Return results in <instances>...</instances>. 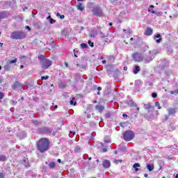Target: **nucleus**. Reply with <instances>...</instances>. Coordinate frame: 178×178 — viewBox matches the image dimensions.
I'll list each match as a JSON object with an SVG mask.
<instances>
[{"mask_svg":"<svg viewBox=\"0 0 178 178\" xmlns=\"http://www.w3.org/2000/svg\"><path fill=\"white\" fill-rule=\"evenodd\" d=\"M37 147L40 152H45L49 149V140L47 138H42L38 142Z\"/></svg>","mask_w":178,"mask_h":178,"instance_id":"nucleus-1","label":"nucleus"},{"mask_svg":"<svg viewBox=\"0 0 178 178\" xmlns=\"http://www.w3.org/2000/svg\"><path fill=\"white\" fill-rule=\"evenodd\" d=\"M156 54V51H149L145 56H143V62L145 63H149V62H152V60L155 58V55Z\"/></svg>","mask_w":178,"mask_h":178,"instance_id":"nucleus-2","label":"nucleus"},{"mask_svg":"<svg viewBox=\"0 0 178 178\" xmlns=\"http://www.w3.org/2000/svg\"><path fill=\"white\" fill-rule=\"evenodd\" d=\"M10 38L13 40H23V38H26V34L23 32H13L10 35Z\"/></svg>","mask_w":178,"mask_h":178,"instance_id":"nucleus-3","label":"nucleus"},{"mask_svg":"<svg viewBox=\"0 0 178 178\" xmlns=\"http://www.w3.org/2000/svg\"><path fill=\"white\" fill-rule=\"evenodd\" d=\"M123 138L124 141H131V140L134 138V132L132 131H126L125 133H124Z\"/></svg>","mask_w":178,"mask_h":178,"instance_id":"nucleus-4","label":"nucleus"},{"mask_svg":"<svg viewBox=\"0 0 178 178\" xmlns=\"http://www.w3.org/2000/svg\"><path fill=\"white\" fill-rule=\"evenodd\" d=\"M132 58L135 60V62H141L144 60V56H143V54L136 52L132 54Z\"/></svg>","mask_w":178,"mask_h":178,"instance_id":"nucleus-5","label":"nucleus"},{"mask_svg":"<svg viewBox=\"0 0 178 178\" xmlns=\"http://www.w3.org/2000/svg\"><path fill=\"white\" fill-rule=\"evenodd\" d=\"M40 63L42 69L47 70L48 67H49V66L52 65V61L48 58H46L44 60H43V62Z\"/></svg>","mask_w":178,"mask_h":178,"instance_id":"nucleus-6","label":"nucleus"},{"mask_svg":"<svg viewBox=\"0 0 178 178\" xmlns=\"http://www.w3.org/2000/svg\"><path fill=\"white\" fill-rule=\"evenodd\" d=\"M92 12L95 16H99V17H101V16H102V10L98 6H95L93 8Z\"/></svg>","mask_w":178,"mask_h":178,"instance_id":"nucleus-7","label":"nucleus"},{"mask_svg":"<svg viewBox=\"0 0 178 178\" xmlns=\"http://www.w3.org/2000/svg\"><path fill=\"white\" fill-rule=\"evenodd\" d=\"M22 87H23V84L19 83V81H15L14 84L12 86V88L13 90H18V89L22 90Z\"/></svg>","mask_w":178,"mask_h":178,"instance_id":"nucleus-8","label":"nucleus"},{"mask_svg":"<svg viewBox=\"0 0 178 178\" xmlns=\"http://www.w3.org/2000/svg\"><path fill=\"white\" fill-rule=\"evenodd\" d=\"M103 167L105 169H108V168H111V161H109V160H104Z\"/></svg>","mask_w":178,"mask_h":178,"instance_id":"nucleus-9","label":"nucleus"},{"mask_svg":"<svg viewBox=\"0 0 178 178\" xmlns=\"http://www.w3.org/2000/svg\"><path fill=\"white\" fill-rule=\"evenodd\" d=\"M167 111L168 112V115L169 116L172 115H175L176 113V112H177V110L176 108H168Z\"/></svg>","mask_w":178,"mask_h":178,"instance_id":"nucleus-10","label":"nucleus"},{"mask_svg":"<svg viewBox=\"0 0 178 178\" xmlns=\"http://www.w3.org/2000/svg\"><path fill=\"white\" fill-rule=\"evenodd\" d=\"M140 70H141V68H140V66L135 65L133 68L134 74H137L138 73V72H140Z\"/></svg>","mask_w":178,"mask_h":178,"instance_id":"nucleus-11","label":"nucleus"},{"mask_svg":"<svg viewBox=\"0 0 178 178\" xmlns=\"http://www.w3.org/2000/svg\"><path fill=\"white\" fill-rule=\"evenodd\" d=\"M128 104L129 105H131V106H134L135 108H136L137 111H140V108L137 107V104L134 102V101L130 100Z\"/></svg>","mask_w":178,"mask_h":178,"instance_id":"nucleus-12","label":"nucleus"},{"mask_svg":"<svg viewBox=\"0 0 178 178\" xmlns=\"http://www.w3.org/2000/svg\"><path fill=\"white\" fill-rule=\"evenodd\" d=\"M153 31L152 29L147 28L145 32V35H152Z\"/></svg>","mask_w":178,"mask_h":178,"instance_id":"nucleus-13","label":"nucleus"},{"mask_svg":"<svg viewBox=\"0 0 178 178\" xmlns=\"http://www.w3.org/2000/svg\"><path fill=\"white\" fill-rule=\"evenodd\" d=\"M67 86V84L66 83V82H60L58 84V87L60 88H66Z\"/></svg>","mask_w":178,"mask_h":178,"instance_id":"nucleus-14","label":"nucleus"},{"mask_svg":"<svg viewBox=\"0 0 178 178\" xmlns=\"http://www.w3.org/2000/svg\"><path fill=\"white\" fill-rule=\"evenodd\" d=\"M146 168L149 172H152V170H154V165L147 164Z\"/></svg>","mask_w":178,"mask_h":178,"instance_id":"nucleus-15","label":"nucleus"},{"mask_svg":"<svg viewBox=\"0 0 178 178\" xmlns=\"http://www.w3.org/2000/svg\"><path fill=\"white\" fill-rule=\"evenodd\" d=\"M10 67H12V66L8 63L4 65V70L6 72H9V70H10Z\"/></svg>","mask_w":178,"mask_h":178,"instance_id":"nucleus-16","label":"nucleus"},{"mask_svg":"<svg viewBox=\"0 0 178 178\" xmlns=\"http://www.w3.org/2000/svg\"><path fill=\"white\" fill-rule=\"evenodd\" d=\"M96 109L97 111H99V112H102V111H104V109H105V108L104 107V106L97 105V106H96Z\"/></svg>","mask_w":178,"mask_h":178,"instance_id":"nucleus-17","label":"nucleus"},{"mask_svg":"<svg viewBox=\"0 0 178 178\" xmlns=\"http://www.w3.org/2000/svg\"><path fill=\"white\" fill-rule=\"evenodd\" d=\"M134 169H135L136 172H138L139 169L138 168H140V163H136L133 165Z\"/></svg>","mask_w":178,"mask_h":178,"instance_id":"nucleus-18","label":"nucleus"},{"mask_svg":"<svg viewBox=\"0 0 178 178\" xmlns=\"http://www.w3.org/2000/svg\"><path fill=\"white\" fill-rule=\"evenodd\" d=\"M38 59H39V60H40V63H42V62H43V60H46V59H47V58L43 55H39Z\"/></svg>","mask_w":178,"mask_h":178,"instance_id":"nucleus-19","label":"nucleus"},{"mask_svg":"<svg viewBox=\"0 0 178 178\" xmlns=\"http://www.w3.org/2000/svg\"><path fill=\"white\" fill-rule=\"evenodd\" d=\"M95 147L97 148V149H99V148H102V147H104V144L101 142H97L95 144Z\"/></svg>","mask_w":178,"mask_h":178,"instance_id":"nucleus-20","label":"nucleus"},{"mask_svg":"<svg viewBox=\"0 0 178 178\" xmlns=\"http://www.w3.org/2000/svg\"><path fill=\"white\" fill-rule=\"evenodd\" d=\"M156 38H159L157 40H156V42H157V44H159V42H161V41H162V38H161V34H157L156 36H155Z\"/></svg>","mask_w":178,"mask_h":178,"instance_id":"nucleus-21","label":"nucleus"},{"mask_svg":"<svg viewBox=\"0 0 178 178\" xmlns=\"http://www.w3.org/2000/svg\"><path fill=\"white\" fill-rule=\"evenodd\" d=\"M76 8H77L78 10H81V11L84 10V7H83V4L81 3H80L79 5H77Z\"/></svg>","mask_w":178,"mask_h":178,"instance_id":"nucleus-22","label":"nucleus"},{"mask_svg":"<svg viewBox=\"0 0 178 178\" xmlns=\"http://www.w3.org/2000/svg\"><path fill=\"white\" fill-rule=\"evenodd\" d=\"M49 166L50 169H54L55 168V166H56V163H55V162L52 161L49 163Z\"/></svg>","mask_w":178,"mask_h":178,"instance_id":"nucleus-23","label":"nucleus"},{"mask_svg":"<svg viewBox=\"0 0 178 178\" xmlns=\"http://www.w3.org/2000/svg\"><path fill=\"white\" fill-rule=\"evenodd\" d=\"M44 133H52V129L48 128V127H44Z\"/></svg>","mask_w":178,"mask_h":178,"instance_id":"nucleus-24","label":"nucleus"},{"mask_svg":"<svg viewBox=\"0 0 178 178\" xmlns=\"http://www.w3.org/2000/svg\"><path fill=\"white\" fill-rule=\"evenodd\" d=\"M17 62V58H15L14 60H10L7 61V63L10 65H13V63H16Z\"/></svg>","mask_w":178,"mask_h":178,"instance_id":"nucleus-25","label":"nucleus"},{"mask_svg":"<svg viewBox=\"0 0 178 178\" xmlns=\"http://www.w3.org/2000/svg\"><path fill=\"white\" fill-rule=\"evenodd\" d=\"M6 161V156L1 155L0 156V161L1 162H5Z\"/></svg>","mask_w":178,"mask_h":178,"instance_id":"nucleus-26","label":"nucleus"},{"mask_svg":"<svg viewBox=\"0 0 178 178\" xmlns=\"http://www.w3.org/2000/svg\"><path fill=\"white\" fill-rule=\"evenodd\" d=\"M148 12H151V13H153L154 15H156L157 16H159V13L155 12L153 9H148Z\"/></svg>","mask_w":178,"mask_h":178,"instance_id":"nucleus-27","label":"nucleus"},{"mask_svg":"<svg viewBox=\"0 0 178 178\" xmlns=\"http://www.w3.org/2000/svg\"><path fill=\"white\" fill-rule=\"evenodd\" d=\"M155 107L157 108V109H161L162 107H161V103L159 102H155Z\"/></svg>","mask_w":178,"mask_h":178,"instance_id":"nucleus-28","label":"nucleus"},{"mask_svg":"<svg viewBox=\"0 0 178 178\" xmlns=\"http://www.w3.org/2000/svg\"><path fill=\"white\" fill-rule=\"evenodd\" d=\"M49 19V23L51 24H54V23H55V19L51 18V16L49 15V17H47V20Z\"/></svg>","mask_w":178,"mask_h":178,"instance_id":"nucleus-29","label":"nucleus"},{"mask_svg":"<svg viewBox=\"0 0 178 178\" xmlns=\"http://www.w3.org/2000/svg\"><path fill=\"white\" fill-rule=\"evenodd\" d=\"M144 108H145V109H151V104H145Z\"/></svg>","mask_w":178,"mask_h":178,"instance_id":"nucleus-30","label":"nucleus"},{"mask_svg":"<svg viewBox=\"0 0 178 178\" xmlns=\"http://www.w3.org/2000/svg\"><path fill=\"white\" fill-rule=\"evenodd\" d=\"M74 151H75V152H80V151H81V148H80V147L77 146L75 147Z\"/></svg>","mask_w":178,"mask_h":178,"instance_id":"nucleus-31","label":"nucleus"},{"mask_svg":"<svg viewBox=\"0 0 178 178\" xmlns=\"http://www.w3.org/2000/svg\"><path fill=\"white\" fill-rule=\"evenodd\" d=\"M73 99H74V97L72 98V100H70V105H74L76 106V102L73 101Z\"/></svg>","mask_w":178,"mask_h":178,"instance_id":"nucleus-32","label":"nucleus"},{"mask_svg":"<svg viewBox=\"0 0 178 178\" xmlns=\"http://www.w3.org/2000/svg\"><path fill=\"white\" fill-rule=\"evenodd\" d=\"M88 44L91 48L94 47V42H91V40H88Z\"/></svg>","mask_w":178,"mask_h":178,"instance_id":"nucleus-33","label":"nucleus"},{"mask_svg":"<svg viewBox=\"0 0 178 178\" xmlns=\"http://www.w3.org/2000/svg\"><path fill=\"white\" fill-rule=\"evenodd\" d=\"M74 134H76L75 131H70V137H73V136H74Z\"/></svg>","mask_w":178,"mask_h":178,"instance_id":"nucleus-34","label":"nucleus"},{"mask_svg":"<svg viewBox=\"0 0 178 178\" xmlns=\"http://www.w3.org/2000/svg\"><path fill=\"white\" fill-rule=\"evenodd\" d=\"M81 47L82 49L87 48V44H86V43L81 44Z\"/></svg>","mask_w":178,"mask_h":178,"instance_id":"nucleus-35","label":"nucleus"},{"mask_svg":"<svg viewBox=\"0 0 178 178\" xmlns=\"http://www.w3.org/2000/svg\"><path fill=\"white\" fill-rule=\"evenodd\" d=\"M33 124H35L36 126H38V124H41V122L37 121V120H35L33 122Z\"/></svg>","mask_w":178,"mask_h":178,"instance_id":"nucleus-36","label":"nucleus"},{"mask_svg":"<svg viewBox=\"0 0 178 178\" xmlns=\"http://www.w3.org/2000/svg\"><path fill=\"white\" fill-rule=\"evenodd\" d=\"M152 98H156V97H158V94H156V92H153L152 93Z\"/></svg>","mask_w":178,"mask_h":178,"instance_id":"nucleus-37","label":"nucleus"},{"mask_svg":"<svg viewBox=\"0 0 178 178\" xmlns=\"http://www.w3.org/2000/svg\"><path fill=\"white\" fill-rule=\"evenodd\" d=\"M26 133L24 132V136L19 135V138H21V139L26 138Z\"/></svg>","mask_w":178,"mask_h":178,"instance_id":"nucleus-38","label":"nucleus"},{"mask_svg":"<svg viewBox=\"0 0 178 178\" xmlns=\"http://www.w3.org/2000/svg\"><path fill=\"white\" fill-rule=\"evenodd\" d=\"M3 97H5V94H3V92H0V99H3Z\"/></svg>","mask_w":178,"mask_h":178,"instance_id":"nucleus-39","label":"nucleus"},{"mask_svg":"<svg viewBox=\"0 0 178 178\" xmlns=\"http://www.w3.org/2000/svg\"><path fill=\"white\" fill-rule=\"evenodd\" d=\"M24 163H25V167L26 168H29V166H30V165L29 164V161H24Z\"/></svg>","mask_w":178,"mask_h":178,"instance_id":"nucleus-40","label":"nucleus"},{"mask_svg":"<svg viewBox=\"0 0 178 178\" xmlns=\"http://www.w3.org/2000/svg\"><path fill=\"white\" fill-rule=\"evenodd\" d=\"M126 124H127L126 122H122V123L120 124V126L121 127H126Z\"/></svg>","mask_w":178,"mask_h":178,"instance_id":"nucleus-41","label":"nucleus"},{"mask_svg":"<svg viewBox=\"0 0 178 178\" xmlns=\"http://www.w3.org/2000/svg\"><path fill=\"white\" fill-rule=\"evenodd\" d=\"M99 35L102 38H104L105 37V33H104L103 32H100Z\"/></svg>","mask_w":178,"mask_h":178,"instance_id":"nucleus-42","label":"nucleus"},{"mask_svg":"<svg viewBox=\"0 0 178 178\" xmlns=\"http://www.w3.org/2000/svg\"><path fill=\"white\" fill-rule=\"evenodd\" d=\"M48 79H49V76H42V77H41V79H42V80H48Z\"/></svg>","mask_w":178,"mask_h":178,"instance_id":"nucleus-43","label":"nucleus"},{"mask_svg":"<svg viewBox=\"0 0 178 178\" xmlns=\"http://www.w3.org/2000/svg\"><path fill=\"white\" fill-rule=\"evenodd\" d=\"M0 178H5V174L3 172H0Z\"/></svg>","mask_w":178,"mask_h":178,"instance_id":"nucleus-44","label":"nucleus"},{"mask_svg":"<svg viewBox=\"0 0 178 178\" xmlns=\"http://www.w3.org/2000/svg\"><path fill=\"white\" fill-rule=\"evenodd\" d=\"M90 37L91 38H94L95 37V33H90Z\"/></svg>","mask_w":178,"mask_h":178,"instance_id":"nucleus-45","label":"nucleus"},{"mask_svg":"<svg viewBox=\"0 0 178 178\" xmlns=\"http://www.w3.org/2000/svg\"><path fill=\"white\" fill-rule=\"evenodd\" d=\"M26 30H29V31H30V30H31V29L29 26H26Z\"/></svg>","mask_w":178,"mask_h":178,"instance_id":"nucleus-46","label":"nucleus"},{"mask_svg":"<svg viewBox=\"0 0 178 178\" xmlns=\"http://www.w3.org/2000/svg\"><path fill=\"white\" fill-rule=\"evenodd\" d=\"M165 120H168L169 119V115H165Z\"/></svg>","mask_w":178,"mask_h":178,"instance_id":"nucleus-47","label":"nucleus"},{"mask_svg":"<svg viewBox=\"0 0 178 178\" xmlns=\"http://www.w3.org/2000/svg\"><path fill=\"white\" fill-rule=\"evenodd\" d=\"M108 151V149L106 148H103V152H106Z\"/></svg>","mask_w":178,"mask_h":178,"instance_id":"nucleus-48","label":"nucleus"},{"mask_svg":"<svg viewBox=\"0 0 178 178\" xmlns=\"http://www.w3.org/2000/svg\"><path fill=\"white\" fill-rule=\"evenodd\" d=\"M114 162L116 163V162H122V160H114Z\"/></svg>","mask_w":178,"mask_h":178,"instance_id":"nucleus-49","label":"nucleus"},{"mask_svg":"<svg viewBox=\"0 0 178 178\" xmlns=\"http://www.w3.org/2000/svg\"><path fill=\"white\" fill-rule=\"evenodd\" d=\"M102 90V88H101V87H98V88H97V90H98V91H101Z\"/></svg>","mask_w":178,"mask_h":178,"instance_id":"nucleus-50","label":"nucleus"},{"mask_svg":"<svg viewBox=\"0 0 178 178\" xmlns=\"http://www.w3.org/2000/svg\"><path fill=\"white\" fill-rule=\"evenodd\" d=\"M102 63H103V65H105V63H106V60H103L102 61Z\"/></svg>","mask_w":178,"mask_h":178,"instance_id":"nucleus-51","label":"nucleus"},{"mask_svg":"<svg viewBox=\"0 0 178 178\" xmlns=\"http://www.w3.org/2000/svg\"><path fill=\"white\" fill-rule=\"evenodd\" d=\"M60 19H65V15H60Z\"/></svg>","mask_w":178,"mask_h":178,"instance_id":"nucleus-52","label":"nucleus"},{"mask_svg":"<svg viewBox=\"0 0 178 178\" xmlns=\"http://www.w3.org/2000/svg\"><path fill=\"white\" fill-rule=\"evenodd\" d=\"M57 162H58V163H60V162H62V161H61L60 159H58L57 160Z\"/></svg>","mask_w":178,"mask_h":178,"instance_id":"nucleus-53","label":"nucleus"},{"mask_svg":"<svg viewBox=\"0 0 178 178\" xmlns=\"http://www.w3.org/2000/svg\"><path fill=\"white\" fill-rule=\"evenodd\" d=\"M122 116H123V118H127V114H123Z\"/></svg>","mask_w":178,"mask_h":178,"instance_id":"nucleus-54","label":"nucleus"},{"mask_svg":"<svg viewBox=\"0 0 178 178\" xmlns=\"http://www.w3.org/2000/svg\"><path fill=\"white\" fill-rule=\"evenodd\" d=\"M16 104H17V102H13V105H16Z\"/></svg>","mask_w":178,"mask_h":178,"instance_id":"nucleus-55","label":"nucleus"},{"mask_svg":"<svg viewBox=\"0 0 178 178\" xmlns=\"http://www.w3.org/2000/svg\"><path fill=\"white\" fill-rule=\"evenodd\" d=\"M144 176L145 177H148V174H145Z\"/></svg>","mask_w":178,"mask_h":178,"instance_id":"nucleus-56","label":"nucleus"},{"mask_svg":"<svg viewBox=\"0 0 178 178\" xmlns=\"http://www.w3.org/2000/svg\"><path fill=\"white\" fill-rule=\"evenodd\" d=\"M65 65L66 67H69V65H67V63H65Z\"/></svg>","mask_w":178,"mask_h":178,"instance_id":"nucleus-57","label":"nucleus"},{"mask_svg":"<svg viewBox=\"0 0 178 178\" xmlns=\"http://www.w3.org/2000/svg\"><path fill=\"white\" fill-rule=\"evenodd\" d=\"M124 70H127V67H124Z\"/></svg>","mask_w":178,"mask_h":178,"instance_id":"nucleus-58","label":"nucleus"},{"mask_svg":"<svg viewBox=\"0 0 178 178\" xmlns=\"http://www.w3.org/2000/svg\"><path fill=\"white\" fill-rule=\"evenodd\" d=\"M149 8H154V6L153 5H151V6H149Z\"/></svg>","mask_w":178,"mask_h":178,"instance_id":"nucleus-59","label":"nucleus"},{"mask_svg":"<svg viewBox=\"0 0 178 178\" xmlns=\"http://www.w3.org/2000/svg\"><path fill=\"white\" fill-rule=\"evenodd\" d=\"M90 118H91L90 115H88V119H90Z\"/></svg>","mask_w":178,"mask_h":178,"instance_id":"nucleus-60","label":"nucleus"},{"mask_svg":"<svg viewBox=\"0 0 178 178\" xmlns=\"http://www.w3.org/2000/svg\"><path fill=\"white\" fill-rule=\"evenodd\" d=\"M134 40V38H130V41H133Z\"/></svg>","mask_w":178,"mask_h":178,"instance_id":"nucleus-61","label":"nucleus"},{"mask_svg":"<svg viewBox=\"0 0 178 178\" xmlns=\"http://www.w3.org/2000/svg\"><path fill=\"white\" fill-rule=\"evenodd\" d=\"M112 22H110L109 24H108V26H112Z\"/></svg>","mask_w":178,"mask_h":178,"instance_id":"nucleus-62","label":"nucleus"},{"mask_svg":"<svg viewBox=\"0 0 178 178\" xmlns=\"http://www.w3.org/2000/svg\"><path fill=\"white\" fill-rule=\"evenodd\" d=\"M93 104H97V100L93 101Z\"/></svg>","mask_w":178,"mask_h":178,"instance_id":"nucleus-63","label":"nucleus"},{"mask_svg":"<svg viewBox=\"0 0 178 178\" xmlns=\"http://www.w3.org/2000/svg\"><path fill=\"white\" fill-rule=\"evenodd\" d=\"M175 178H178V174L176 175Z\"/></svg>","mask_w":178,"mask_h":178,"instance_id":"nucleus-64","label":"nucleus"}]
</instances>
